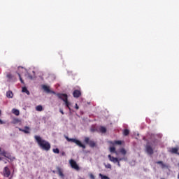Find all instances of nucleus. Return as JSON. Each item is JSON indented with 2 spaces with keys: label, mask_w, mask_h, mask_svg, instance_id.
Wrapping results in <instances>:
<instances>
[{
  "label": "nucleus",
  "mask_w": 179,
  "mask_h": 179,
  "mask_svg": "<svg viewBox=\"0 0 179 179\" xmlns=\"http://www.w3.org/2000/svg\"><path fill=\"white\" fill-rule=\"evenodd\" d=\"M34 139L36 141L39 148L42 149V150H45V152H48L50 149H51V144L50 142L43 139L40 136H34Z\"/></svg>",
  "instance_id": "f257e3e1"
},
{
  "label": "nucleus",
  "mask_w": 179,
  "mask_h": 179,
  "mask_svg": "<svg viewBox=\"0 0 179 179\" xmlns=\"http://www.w3.org/2000/svg\"><path fill=\"white\" fill-rule=\"evenodd\" d=\"M57 96L58 99H60V100H63L66 107L69 108V111H71L72 109L71 108V102L68 101V94L57 93Z\"/></svg>",
  "instance_id": "f03ea898"
},
{
  "label": "nucleus",
  "mask_w": 179,
  "mask_h": 179,
  "mask_svg": "<svg viewBox=\"0 0 179 179\" xmlns=\"http://www.w3.org/2000/svg\"><path fill=\"white\" fill-rule=\"evenodd\" d=\"M65 139L68 142H72L73 143H76L77 146H79V148H82L83 149H86V145H85L82 142L76 138H70L67 136H65Z\"/></svg>",
  "instance_id": "7ed1b4c3"
},
{
  "label": "nucleus",
  "mask_w": 179,
  "mask_h": 179,
  "mask_svg": "<svg viewBox=\"0 0 179 179\" xmlns=\"http://www.w3.org/2000/svg\"><path fill=\"white\" fill-rule=\"evenodd\" d=\"M69 163L71 169H73V170H76V171H79V170H80V167L79 166L76 161H75L74 159H70L69 161Z\"/></svg>",
  "instance_id": "20e7f679"
},
{
  "label": "nucleus",
  "mask_w": 179,
  "mask_h": 179,
  "mask_svg": "<svg viewBox=\"0 0 179 179\" xmlns=\"http://www.w3.org/2000/svg\"><path fill=\"white\" fill-rule=\"evenodd\" d=\"M2 174L3 177H10V169H9V167L6 166L3 169Z\"/></svg>",
  "instance_id": "39448f33"
},
{
  "label": "nucleus",
  "mask_w": 179,
  "mask_h": 179,
  "mask_svg": "<svg viewBox=\"0 0 179 179\" xmlns=\"http://www.w3.org/2000/svg\"><path fill=\"white\" fill-rule=\"evenodd\" d=\"M42 89L44 90V92H45L46 93H51L52 94H56L57 96V94L55 93V92L51 90L50 89V86H47L45 85H42Z\"/></svg>",
  "instance_id": "423d86ee"
},
{
  "label": "nucleus",
  "mask_w": 179,
  "mask_h": 179,
  "mask_svg": "<svg viewBox=\"0 0 179 179\" xmlns=\"http://www.w3.org/2000/svg\"><path fill=\"white\" fill-rule=\"evenodd\" d=\"M145 151L148 153V155H153L154 151H153V148H152L151 145L147 144L145 146Z\"/></svg>",
  "instance_id": "0eeeda50"
},
{
  "label": "nucleus",
  "mask_w": 179,
  "mask_h": 179,
  "mask_svg": "<svg viewBox=\"0 0 179 179\" xmlns=\"http://www.w3.org/2000/svg\"><path fill=\"white\" fill-rule=\"evenodd\" d=\"M73 96L75 97V99H78V97L82 96V92L79 90H75L73 92Z\"/></svg>",
  "instance_id": "6e6552de"
},
{
  "label": "nucleus",
  "mask_w": 179,
  "mask_h": 179,
  "mask_svg": "<svg viewBox=\"0 0 179 179\" xmlns=\"http://www.w3.org/2000/svg\"><path fill=\"white\" fill-rule=\"evenodd\" d=\"M57 173H58L59 177H61V178H64V177H65V175H64L62 169H61V167H59V166H57Z\"/></svg>",
  "instance_id": "1a4fd4ad"
},
{
  "label": "nucleus",
  "mask_w": 179,
  "mask_h": 179,
  "mask_svg": "<svg viewBox=\"0 0 179 179\" xmlns=\"http://www.w3.org/2000/svg\"><path fill=\"white\" fill-rule=\"evenodd\" d=\"M19 131H21V132H24V134H30V127L25 126L24 129H19Z\"/></svg>",
  "instance_id": "9d476101"
},
{
  "label": "nucleus",
  "mask_w": 179,
  "mask_h": 179,
  "mask_svg": "<svg viewBox=\"0 0 179 179\" xmlns=\"http://www.w3.org/2000/svg\"><path fill=\"white\" fill-rule=\"evenodd\" d=\"M108 157L110 162H112L113 163H117V162H119L118 158L114 157L111 156V155H109L108 156Z\"/></svg>",
  "instance_id": "9b49d317"
},
{
  "label": "nucleus",
  "mask_w": 179,
  "mask_h": 179,
  "mask_svg": "<svg viewBox=\"0 0 179 179\" xmlns=\"http://www.w3.org/2000/svg\"><path fill=\"white\" fill-rule=\"evenodd\" d=\"M169 152H170L171 153H173V154H175V155H178V148H172L169 150Z\"/></svg>",
  "instance_id": "f8f14e48"
},
{
  "label": "nucleus",
  "mask_w": 179,
  "mask_h": 179,
  "mask_svg": "<svg viewBox=\"0 0 179 179\" xmlns=\"http://www.w3.org/2000/svg\"><path fill=\"white\" fill-rule=\"evenodd\" d=\"M22 93H26L27 96H30V92L27 90V87H23L22 90Z\"/></svg>",
  "instance_id": "ddd939ff"
},
{
  "label": "nucleus",
  "mask_w": 179,
  "mask_h": 179,
  "mask_svg": "<svg viewBox=\"0 0 179 179\" xmlns=\"http://www.w3.org/2000/svg\"><path fill=\"white\" fill-rule=\"evenodd\" d=\"M6 97L8 99H12L13 97V92L12 91H8L6 92Z\"/></svg>",
  "instance_id": "4468645a"
},
{
  "label": "nucleus",
  "mask_w": 179,
  "mask_h": 179,
  "mask_svg": "<svg viewBox=\"0 0 179 179\" xmlns=\"http://www.w3.org/2000/svg\"><path fill=\"white\" fill-rule=\"evenodd\" d=\"M88 145L89 146H90V148H96V146H97V145L96 144V142L93 141H90Z\"/></svg>",
  "instance_id": "2eb2a0df"
},
{
  "label": "nucleus",
  "mask_w": 179,
  "mask_h": 179,
  "mask_svg": "<svg viewBox=\"0 0 179 179\" xmlns=\"http://www.w3.org/2000/svg\"><path fill=\"white\" fill-rule=\"evenodd\" d=\"M99 131L100 132H101L102 134H106V132H107V129L103 126H101L99 128Z\"/></svg>",
  "instance_id": "dca6fc26"
},
{
  "label": "nucleus",
  "mask_w": 179,
  "mask_h": 179,
  "mask_svg": "<svg viewBox=\"0 0 179 179\" xmlns=\"http://www.w3.org/2000/svg\"><path fill=\"white\" fill-rule=\"evenodd\" d=\"M109 150L110 153H115V155H118V152L115 150V147H110Z\"/></svg>",
  "instance_id": "f3484780"
},
{
  "label": "nucleus",
  "mask_w": 179,
  "mask_h": 179,
  "mask_svg": "<svg viewBox=\"0 0 179 179\" xmlns=\"http://www.w3.org/2000/svg\"><path fill=\"white\" fill-rule=\"evenodd\" d=\"M12 113L13 114H15V115H19L20 114V112H19V110L17 109H13Z\"/></svg>",
  "instance_id": "a211bd4d"
},
{
  "label": "nucleus",
  "mask_w": 179,
  "mask_h": 179,
  "mask_svg": "<svg viewBox=\"0 0 179 179\" xmlns=\"http://www.w3.org/2000/svg\"><path fill=\"white\" fill-rule=\"evenodd\" d=\"M123 135H124V136H128V135H129V130L127 129H124V131H123Z\"/></svg>",
  "instance_id": "6ab92c4d"
},
{
  "label": "nucleus",
  "mask_w": 179,
  "mask_h": 179,
  "mask_svg": "<svg viewBox=\"0 0 179 179\" xmlns=\"http://www.w3.org/2000/svg\"><path fill=\"white\" fill-rule=\"evenodd\" d=\"M112 145H122V141H115L114 143L111 142Z\"/></svg>",
  "instance_id": "aec40b11"
},
{
  "label": "nucleus",
  "mask_w": 179,
  "mask_h": 179,
  "mask_svg": "<svg viewBox=\"0 0 179 179\" xmlns=\"http://www.w3.org/2000/svg\"><path fill=\"white\" fill-rule=\"evenodd\" d=\"M36 111H43V106L41 105H38L36 107Z\"/></svg>",
  "instance_id": "412c9836"
},
{
  "label": "nucleus",
  "mask_w": 179,
  "mask_h": 179,
  "mask_svg": "<svg viewBox=\"0 0 179 179\" xmlns=\"http://www.w3.org/2000/svg\"><path fill=\"white\" fill-rule=\"evenodd\" d=\"M120 152L122 155H123V156H125V155H127V150H125L124 148H121L120 150Z\"/></svg>",
  "instance_id": "4be33fe9"
},
{
  "label": "nucleus",
  "mask_w": 179,
  "mask_h": 179,
  "mask_svg": "<svg viewBox=\"0 0 179 179\" xmlns=\"http://www.w3.org/2000/svg\"><path fill=\"white\" fill-rule=\"evenodd\" d=\"M84 142L85 143H87V145H89V143H90V138L89 137H85V140H84Z\"/></svg>",
  "instance_id": "5701e85b"
},
{
  "label": "nucleus",
  "mask_w": 179,
  "mask_h": 179,
  "mask_svg": "<svg viewBox=\"0 0 179 179\" xmlns=\"http://www.w3.org/2000/svg\"><path fill=\"white\" fill-rule=\"evenodd\" d=\"M99 177H101V179H110L108 176H106L101 173H99Z\"/></svg>",
  "instance_id": "b1692460"
},
{
  "label": "nucleus",
  "mask_w": 179,
  "mask_h": 179,
  "mask_svg": "<svg viewBox=\"0 0 179 179\" xmlns=\"http://www.w3.org/2000/svg\"><path fill=\"white\" fill-rule=\"evenodd\" d=\"M152 143L154 145V146H157V144L159 143V140L155 139L152 141Z\"/></svg>",
  "instance_id": "393cba45"
},
{
  "label": "nucleus",
  "mask_w": 179,
  "mask_h": 179,
  "mask_svg": "<svg viewBox=\"0 0 179 179\" xmlns=\"http://www.w3.org/2000/svg\"><path fill=\"white\" fill-rule=\"evenodd\" d=\"M17 75L19 76V78H20V80L21 83H24V81L22 78V76H20V73H18Z\"/></svg>",
  "instance_id": "a878e982"
},
{
  "label": "nucleus",
  "mask_w": 179,
  "mask_h": 179,
  "mask_svg": "<svg viewBox=\"0 0 179 179\" xmlns=\"http://www.w3.org/2000/svg\"><path fill=\"white\" fill-rule=\"evenodd\" d=\"M53 153H57V154L59 153V149L54 148L53 149Z\"/></svg>",
  "instance_id": "bb28decb"
},
{
  "label": "nucleus",
  "mask_w": 179,
  "mask_h": 179,
  "mask_svg": "<svg viewBox=\"0 0 179 179\" xmlns=\"http://www.w3.org/2000/svg\"><path fill=\"white\" fill-rule=\"evenodd\" d=\"M105 167L106 169H111V164H105Z\"/></svg>",
  "instance_id": "cd10ccee"
},
{
  "label": "nucleus",
  "mask_w": 179,
  "mask_h": 179,
  "mask_svg": "<svg viewBox=\"0 0 179 179\" xmlns=\"http://www.w3.org/2000/svg\"><path fill=\"white\" fill-rule=\"evenodd\" d=\"M7 78H8V79H12V78H13V76H12V74L8 73V74H7Z\"/></svg>",
  "instance_id": "c85d7f7f"
},
{
  "label": "nucleus",
  "mask_w": 179,
  "mask_h": 179,
  "mask_svg": "<svg viewBox=\"0 0 179 179\" xmlns=\"http://www.w3.org/2000/svg\"><path fill=\"white\" fill-rule=\"evenodd\" d=\"M118 160H119V162H122V160H127V158H125V157L119 158Z\"/></svg>",
  "instance_id": "c756f323"
},
{
  "label": "nucleus",
  "mask_w": 179,
  "mask_h": 179,
  "mask_svg": "<svg viewBox=\"0 0 179 179\" xmlns=\"http://www.w3.org/2000/svg\"><path fill=\"white\" fill-rule=\"evenodd\" d=\"M90 177L91 179H94V174H90Z\"/></svg>",
  "instance_id": "7c9ffc66"
},
{
  "label": "nucleus",
  "mask_w": 179,
  "mask_h": 179,
  "mask_svg": "<svg viewBox=\"0 0 179 179\" xmlns=\"http://www.w3.org/2000/svg\"><path fill=\"white\" fill-rule=\"evenodd\" d=\"M1 155H3V156H5V157H6V152H5V151H3L2 153H1Z\"/></svg>",
  "instance_id": "2f4dec72"
},
{
  "label": "nucleus",
  "mask_w": 179,
  "mask_h": 179,
  "mask_svg": "<svg viewBox=\"0 0 179 179\" xmlns=\"http://www.w3.org/2000/svg\"><path fill=\"white\" fill-rule=\"evenodd\" d=\"M59 113H61V114H62V115H64V110L62 109H59Z\"/></svg>",
  "instance_id": "473e14b6"
},
{
  "label": "nucleus",
  "mask_w": 179,
  "mask_h": 179,
  "mask_svg": "<svg viewBox=\"0 0 179 179\" xmlns=\"http://www.w3.org/2000/svg\"><path fill=\"white\" fill-rule=\"evenodd\" d=\"M157 164H163V162H162V161H158V162H157Z\"/></svg>",
  "instance_id": "72a5a7b5"
},
{
  "label": "nucleus",
  "mask_w": 179,
  "mask_h": 179,
  "mask_svg": "<svg viewBox=\"0 0 179 179\" xmlns=\"http://www.w3.org/2000/svg\"><path fill=\"white\" fill-rule=\"evenodd\" d=\"M75 108H76V110H78L79 108V106H78V103H76Z\"/></svg>",
  "instance_id": "f704fd0d"
},
{
  "label": "nucleus",
  "mask_w": 179,
  "mask_h": 179,
  "mask_svg": "<svg viewBox=\"0 0 179 179\" xmlns=\"http://www.w3.org/2000/svg\"><path fill=\"white\" fill-rule=\"evenodd\" d=\"M0 124L2 125L5 124V122L2 121V120L0 119Z\"/></svg>",
  "instance_id": "c9c22d12"
},
{
  "label": "nucleus",
  "mask_w": 179,
  "mask_h": 179,
  "mask_svg": "<svg viewBox=\"0 0 179 179\" xmlns=\"http://www.w3.org/2000/svg\"><path fill=\"white\" fill-rule=\"evenodd\" d=\"M117 163L118 167H121V164L120 163V162L118 161V162H117Z\"/></svg>",
  "instance_id": "e433bc0d"
},
{
  "label": "nucleus",
  "mask_w": 179,
  "mask_h": 179,
  "mask_svg": "<svg viewBox=\"0 0 179 179\" xmlns=\"http://www.w3.org/2000/svg\"><path fill=\"white\" fill-rule=\"evenodd\" d=\"M65 155H66V154H65V152H62V156H65Z\"/></svg>",
  "instance_id": "4c0bfd02"
},
{
  "label": "nucleus",
  "mask_w": 179,
  "mask_h": 179,
  "mask_svg": "<svg viewBox=\"0 0 179 179\" xmlns=\"http://www.w3.org/2000/svg\"><path fill=\"white\" fill-rule=\"evenodd\" d=\"M94 131H96V129H91V132H94Z\"/></svg>",
  "instance_id": "58836bf2"
},
{
  "label": "nucleus",
  "mask_w": 179,
  "mask_h": 179,
  "mask_svg": "<svg viewBox=\"0 0 179 179\" xmlns=\"http://www.w3.org/2000/svg\"><path fill=\"white\" fill-rule=\"evenodd\" d=\"M23 69V67H19V69Z\"/></svg>",
  "instance_id": "ea45409f"
},
{
  "label": "nucleus",
  "mask_w": 179,
  "mask_h": 179,
  "mask_svg": "<svg viewBox=\"0 0 179 179\" xmlns=\"http://www.w3.org/2000/svg\"><path fill=\"white\" fill-rule=\"evenodd\" d=\"M12 177H13V176L10 177L8 179H12Z\"/></svg>",
  "instance_id": "a19ab883"
},
{
  "label": "nucleus",
  "mask_w": 179,
  "mask_h": 179,
  "mask_svg": "<svg viewBox=\"0 0 179 179\" xmlns=\"http://www.w3.org/2000/svg\"><path fill=\"white\" fill-rule=\"evenodd\" d=\"M1 110H0V115H1Z\"/></svg>",
  "instance_id": "79ce46f5"
},
{
  "label": "nucleus",
  "mask_w": 179,
  "mask_h": 179,
  "mask_svg": "<svg viewBox=\"0 0 179 179\" xmlns=\"http://www.w3.org/2000/svg\"><path fill=\"white\" fill-rule=\"evenodd\" d=\"M52 173H55V171H52Z\"/></svg>",
  "instance_id": "37998d69"
},
{
  "label": "nucleus",
  "mask_w": 179,
  "mask_h": 179,
  "mask_svg": "<svg viewBox=\"0 0 179 179\" xmlns=\"http://www.w3.org/2000/svg\"><path fill=\"white\" fill-rule=\"evenodd\" d=\"M0 160H2V159L0 157Z\"/></svg>",
  "instance_id": "c03bdc74"
},
{
  "label": "nucleus",
  "mask_w": 179,
  "mask_h": 179,
  "mask_svg": "<svg viewBox=\"0 0 179 179\" xmlns=\"http://www.w3.org/2000/svg\"><path fill=\"white\" fill-rule=\"evenodd\" d=\"M178 156H179V152H178Z\"/></svg>",
  "instance_id": "a18cd8bd"
},
{
  "label": "nucleus",
  "mask_w": 179,
  "mask_h": 179,
  "mask_svg": "<svg viewBox=\"0 0 179 179\" xmlns=\"http://www.w3.org/2000/svg\"><path fill=\"white\" fill-rule=\"evenodd\" d=\"M30 78H31V79L32 77L31 76Z\"/></svg>",
  "instance_id": "49530a36"
},
{
  "label": "nucleus",
  "mask_w": 179,
  "mask_h": 179,
  "mask_svg": "<svg viewBox=\"0 0 179 179\" xmlns=\"http://www.w3.org/2000/svg\"><path fill=\"white\" fill-rule=\"evenodd\" d=\"M0 152H1V148H0Z\"/></svg>",
  "instance_id": "de8ad7c7"
}]
</instances>
